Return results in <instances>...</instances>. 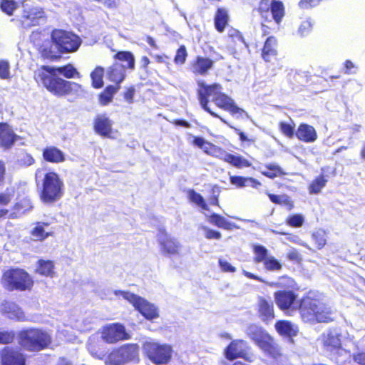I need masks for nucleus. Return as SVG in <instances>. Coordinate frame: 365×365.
I'll return each instance as SVG.
<instances>
[{"instance_id":"680f3d73","label":"nucleus","mask_w":365,"mask_h":365,"mask_svg":"<svg viewBox=\"0 0 365 365\" xmlns=\"http://www.w3.org/2000/svg\"><path fill=\"white\" fill-rule=\"evenodd\" d=\"M219 264L222 271L227 272H235L236 269L228 262L222 259H219Z\"/></svg>"},{"instance_id":"ddd939ff","label":"nucleus","mask_w":365,"mask_h":365,"mask_svg":"<svg viewBox=\"0 0 365 365\" xmlns=\"http://www.w3.org/2000/svg\"><path fill=\"white\" fill-rule=\"evenodd\" d=\"M23 13L21 21L24 27H31L38 24L39 19L43 17V11L41 8L31 6L29 4L22 1Z\"/></svg>"},{"instance_id":"338daca9","label":"nucleus","mask_w":365,"mask_h":365,"mask_svg":"<svg viewBox=\"0 0 365 365\" xmlns=\"http://www.w3.org/2000/svg\"><path fill=\"white\" fill-rule=\"evenodd\" d=\"M355 66L352 61L350 60H346L344 62V73L346 74H351L355 73L354 71H351V69L354 68Z\"/></svg>"},{"instance_id":"b1692460","label":"nucleus","mask_w":365,"mask_h":365,"mask_svg":"<svg viewBox=\"0 0 365 365\" xmlns=\"http://www.w3.org/2000/svg\"><path fill=\"white\" fill-rule=\"evenodd\" d=\"M125 65L116 62L108 68L107 76L110 81L118 84L125 78Z\"/></svg>"},{"instance_id":"6ab92c4d","label":"nucleus","mask_w":365,"mask_h":365,"mask_svg":"<svg viewBox=\"0 0 365 365\" xmlns=\"http://www.w3.org/2000/svg\"><path fill=\"white\" fill-rule=\"evenodd\" d=\"M17 138L18 136L7 123H0V146L6 148H10Z\"/></svg>"},{"instance_id":"4be33fe9","label":"nucleus","mask_w":365,"mask_h":365,"mask_svg":"<svg viewBox=\"0 0 365 365\" xmlns=\"http://www.w3.org/2000/svg\"><path fill=\"white\" fill-rule=\"evenodd\" d=\"M258 312L263 322H268L274 317L273 303L264 297H259Z\"/></svg>"},{"instance_id":"13d9d810","label":"nucleus","mask_w":365,"mask_h":365,"mask_svg":"<svg viewBox=\"0 0 365 365\" xmlns=\"http://www.w3.org/2000/svg\"><path fill=\"white\" fill-rule=\"evenodd\" d=\"M202 230H204V235L207 239L220 240L221 238V233L220 232L215 231L207 227H202Z\"/></svg>"},{"instance_id":"c85d7f7f","label":"nucleus","mask_w":365,"mask_h":365,"mask_svg":"<svg viewBox=\"0 0 365 365\" xmlns=\"http://www.w3.org/2000/svg\"><path fill=\"white\" fill-rule=\"evenodd\" d=\"M36 272L42 276L53 277L55 275L53 262L50 260H38L36 267Z\"/></svg>"},{"instance_id":"4d7b16f0","label":"nucleus","mask_w":365,"mask_h":365,"mask_svg":"<svg viewBox=\"0 0 365 365\" xmlns=\"http://www.w3.org/2000/svg\"><path fill=\"white\" fill-rule=\"evenodd\" d=\"M193 143L195 145L200 148L206 153L209 152V148L211 147L210 143L205 141L202 138L200 137H195L193 140Z\"/></svg>"},{"instance_id":"e433bc0d","label":"nucleus","mask_w":365,"mask_h":365,"mask_svg":"<svg viewBox=\"0 0 365 365\" xmlns=\"http://www.w3.org/2000/svg\"><path fill=\"white\" fill-rule=\"evenodd\" d=\"M187 197L191 202L195 204L201 209L204 210H209L204 197L194 190H189L187 191Z\"/></svg>"},{"instance_id":"603ef678","label":"nucleus","mask_w":365,"mask_h":365,"mask_svg":"<svg viewBox=\"0 0 365 365\" xmlns=\"http://www.w3.org/2000/svg\"><path fill=\"white\" fill-rule=\"evenodd\" d=\"M187 56V50L185 46H181L177 51L174 61L176 64L182 65Z\"/></svg>"},{"instance_id":"393cba45","label":"nucleus","mask_w":365,"mask_h":365,"mask_svg":"<svg viewBox=\"0 0 365 365\" xmlns=\"http://www.w3.org/2000/svg\"><path fill=\"white\" fill-rule=\"evenodd\" d=\"M43 157L46 161L59 163L65 160L63 153L54 146L46 147L43 150Z\"/></svg>"},{"instance_id":"0e129e2a","label":"nucleus","mask_w":365,"mask_h":365,"mask_svg":"<svg viewBox=\"0 0 365 365\" xmlns=\"http://www.w3.org/2000/svg\"><path fill=\"white\" fill-rule=\"evenodd\" d=\"M20 164L24 166H30L34 163V159L29 154H24L19 160Z\"/></svg>"},{"instance_id":"1a4fd4ad","label":"nucleus","mask_w":365,"mask_h":365,"mask_svg":"<svg viewBox=\"0 0 365 365\" xmlns=\"http://www.w3.org/2000/svg\"><path fill=\"white\" fill-rule=\"evenodd\" d=\"M51 39L61 53L74 52L81 44V40L77 35L64 30H53Z\"/></svg>"},{"instance_id":"774afa93","label":"nucleus","mask_w":365,"mask_h":365,"mask_svg":"<svg viewBox=\"0 0 365 365\" xmlns=\"http://www.w3.org/2000/svg\"><path fill=\"white\" fill-rule=\"evenodd\" d=\"M269 7H270V4L269 3L268 0H262L259 4V10L261 13H263V12L267 13Z\"/></svg>"},{"instance_id":"f257e3e1","label":"nucleus","mask_w":365,"mask_h":365,"mask_svg":"<svg viewBox=\"0 0 365 365\" xmlns=\"http://www.w3.org/2000/svg\"><path fill=\"white\" fill-rule=\"evenodd\" d=\"M58 74L70 78L78 73L73 66L68 64L58 68L43 66L35 72L34 76L38 82H41L49 91L58 96L67 94L78 87L77 83L65 81L59 78Z\"/></svg>"},{"instance_id":"6e6d98bb","label":"nucleus","mask_w":365,"mask_h":365,"mask_svg":"<svg viewBox=\"0 0 365 365\" xmlns=\"http://www.w3.org/2000/svg\"><path fill=\"white\" fill-rule=\"evenodd\" d=\"M75 327L79 331L84 332L91 330L93 325L91 320H83L82 322H77Z\"/></svg>"},{"instance_id":"79ce46f5","label":"nucleus","mask_w":365,"mask_h":365,"mask_svg":"<svg viewBox=\"0 0 365 365\" xmlns=\"http://www.w3.org/2000/svg\"><path fill=\"white\" fill-rule=\"evenodd\" d=\"M0 8L4 13L11 16L18 8V4L13 0H1L0 3Z\"/></svg>"},{"instance_id":"de8ad7c7","label":"nucleus","mask_w":365,"mask_h":365,"mask_svg":"<svg viewBox=\"0 0 365 365\" xmlns=\"http://www.w3.org/2000/svg\"><path fill=\"white\" fill-rule=\"evenodd\" d=\"M312 238L317 245L318 249H322L327 242L326 233L323 230H318L312 235Z\"/></svg>"},{"instance_id":"052dcab7","label":"nucleus","mask_w":365,"mask_h":365,"mask_svg":"<svg viewBox=\"0 0 365 365\" xmlns=\"http://www.w3.org/2000/svg\"><path fill=\"white\" fill-rule=\"evenodd\" d=\"M50 45V42H46L43 46L41 47L40 51L42 55L46 58H53L56 56V53L52 51L51 48H48L47 46Z\"/></svg>"},{"instance_id":"bf43d9fd","label":"nucleus","mask_w":365,"mask_h":365,"mask_svg":"<svg viewBox=\"0 0 365 365\" xmlns=\"http://www.w3.org/2000/svg\"><path fill=\"white\" fill-rule=\"evenodd\" d=\"M220 193V187L214 185L212 188V197L210 199V203L213 205H219L218 197Z\"/></svg>"},{"instance_id":"49530a36","label":"nucleus","mask_w":365,"mask_h":365,"mask_svg":"<svg viewBox=\"0 0 365 365\" xmlns=\"http://www.w3.org/2000/svg\"><path fill=\"white\" fill-rule=\"evenodd\" d=\"M264 267L269 271H279L282 268L280 262L273 256H269L264 262Z\"/></svg>"},{"instance_id":"a211bd4d","label":"nucleus","mask_w":365,"mask_h":365,"mask_svg":"<svg viewBox=\"0 0 365 365\" xmlns=\"http://www.w3.org/2000/svg\"><path fill=\"white\" fill-rule=\"evenodd\" d=\"M96 132L103 137L113 138L112 136V123L106 115H98L94 123Z\"/></svg>"},{"instance_id":"58836bf2","label":"nucleus","mask_w":365,"mask_h":365,"mask_svg":"<svg viewBox=\"0 0 365 365\" xmlns=\"http://www.w3.org/2000/svg\"><path fill=\"white\" fill-rule=\"evenodd\" d=\"M104 73V69L98 66L91 73V78L92 79V84L94 88H99L103 86V76Z\"/></svg>"},{"instance_id":"09e8293b","label":"nucleus","mask_w":365,"mask_h":365,"mask_svg":"<svg viewBox=\"0 0 365 365\" xmlns=\"http://www.w3.org/2000/svg\"><path fill=\"white\" fill-rule=\"evenodd\" d=\"M14 195V190L13 188H7L6 190L0 193V206L7 205Z\"/></svg>"},{"instance_id":"20e7f679","label":"nucleus","mask_w":365,"mask_h":365,"mask_svg":"<svg viewBox=\"0 0 365 365\" xmlns=\"http://www.w3.org/2000/svg\"><path fill=\"white\" fill-rule=\"evenodd\" d=\"M245 332L266 355L274 360L272 365H288L287 358L281 354L280 349L274 342L273 339L261 327L250 324L247 327Z\"/></svg>"},{"instance_id":"5701e85b","label":"nucleus","mask_w":365,"mask_h":365,"mask_svg":"<svg viewBox=\"0 0 365 365\" xmlns=\"http://www.w3.org/2000/svg\"><path fill=\"white\" fill-rule=\"evenodd\" d=\"M50 222H37L35 227L31 231V235L35 240L43 241L50 236L53 235V231L51 229H47Z\"/></svg>"},{"instance_id":"3c124183","label":"nucleus","mask_w":365,"mask_h":365,"mask_svg":"<svg viewBox=\"0 0 365 365\" xmlns=\"http://www.w3.org/2000/svg\"><path fill=\"white\" fill-rule=\"evenodd\" d=\"M294 124L292 121V123L287 122H281L279 123L281 132L288 138H292L294 136Z\"/></svg>"},{"instance_id":"a19ab883","label":"nucleus","mask_w":365,"mask_h":365,"mask_svg":"<svg viewBox=\"0 0 365 365\" xmlns=\"http://www.w3.org/2000/svg\"><path fill=\"white\" fill-rule=\"evenodd\" d=\"M255 253V262L257 263L264 262L269 257L267 255L268 250L262 245H255L253 247Z\"/></svg>"},{"instance_id":"7ed1b4c3","label":"nucleus","mask_w":365,"mask_h":365,"mask_svg":"<svg viewBox=\"0 0 365 365\" xmlns=\"http://www.w3.org/2000/svg\"><path fill=\"white\" fill-rule=\"evenodd\" d=\"M36 182L40 190V197L43 202L51 204L62 197L64 183L56 173H43L42 170L38 169L36 172Z\"/></svg>"},{"instance_id":"6e6552de","label":"nucleus","mask_w":365,"mask_h":365,"mask_svg":"<svg viewBox=\"0 0 365 365\" xmlns=\"http://www.w3.org/2000/svg\"><path fill=\"white\" fill-rule=\"evenodd\" d=\"M114 294L116 296L122 297L130 302L147 319L153 320L158 318V307L145 299L130 292L115 291Z\"/></svg>"},{"instance_id":"c756f323","label":"nucleus","mask_w":365,"mask_h":365,"mask_svg":"<svg viewBox=\"0 0 365 365\" xmlns=\"http://www.w3.org/2000/svg\"><path fill=\"white\" fill-rule=\"evenodd\" d=\"M230 182L237 187H257L261 183L253 178L242 176H230Z\"/></svg>"},{"instance_id":"4c0bfd02","label":"nucleus","mask_w":365,"mask_h":365,"mask_svg":"<svg viewBox=\"0 0 365 365\" xmlns=\"http://www.w3.org/2000/svg\"><path fill=\"white\" fill-rule=\"evenodd\" d=\"M269 200L278 205H284L287 208L290 210L293 208L294 205L293 202L291 200L290 197L287 195H277L274 194H268Z\"/></svg>"},{"instance_id":"dca6fc26","label":"nucleus","mask_w":365,"mask_h":365,"mask_svg":"<svg viewBox=\"0 0 365 365\" xmlns=\"http://www.w3.org/2000/svg\"><path fill=\"white\" fill-rule=\"evenodd\" d=\"M0 313L5 317L15 321H25L26 317L18 304L5 301L0 305Z\"/></svg>"},{"instance_id":"69168bd1","label":"nucleus","mask_w":365,"mask_h":365,"mask_svg":"<svg viewBox=\"0 0 365 365\" xmlns=\"http://www.w3.org/2000/svg\"><path fill=\"white\" fill-rule=\"evenodd\" d=\"M287 258L292 261H299L300 255L295 249H291L287 253Z\"/></svg>"},{"instance_id":"a18cd8bd","label":"nucleus","mask_w":365,"mask_h":365,"mask_svg":"<svg viewBox=\"0 0 365 365\" xmlns=\"http://www.w3.org/2000/svg\"><path fill=\"white\" fill-rule=\"evenodd\" d=\"M266 170H262V173L270 178H274L282 174L281 168L275 164H268L265 166Z\"/></svg>"},{"instance_id":"a878e982","label":"nucleus","mask_w":365,"mask_h":365,"mask_svg":"<svg viewBox=\"0 0 365 365\" xmlns=\"http://www.w3.org/2000/svg\"><path fill=\"white\" fill-rule=\"evenodd\" d=\"M214 62L205 57L197 56L192 64V71L195 73L205 75L213 66Z\"/></svg>"},{"instance_id":"412c9836","label":"nucleus","mask_w":365,"mask_h":365,"mask_svg":"<svg viewBox=\"0 0 365 365\" xmlns=\"http://www.w3.org/2000/svg\"><path fill=\"white\" fill-rule=\"evenodd\" d=\"M296 136L299 140L307 143H314L317 139V133L314 128L305 123L299 125Z\"/></svg>"},{"instance_id":"f3484780","label":"nucleus","mask_w":365,"mask_h":365,"mask_svg":"<svg viewBox=\"0 0 365 365\" xmlns=\"http://www.w3.org/2000/svg\"><path fill=\"white\" fill-rule=\"evenodd\" d=\"M248 349V344L245 341L242 339L234 340L225 349V355L229 360L245 357V353Z\"/></svg>"},{"instance_id":"bb28decb","label":"nucleus","mask_w":365,"mask_h":365,"mask_svg":"<svg viewBox=\"0 0 365 365\" xmlns=\"http://www.w3.org/2000/svg\"><path fill=\"white\" fill-rule=\"evenodd\" d=\"M277 332L289 338L295 336L298 331L297 327L289 321H279L275 324Z\"/></svg>"},{"instance_id":"37998d69","label":"nucleus","mask_w":365,"mask_h":365,"mask_svg":"<svg viewBox=\"0 0 365 365\" xmlns=\"http://www.w3.org/2000/svg\"><path fill=\"white\" fill-rule=\"evenodd\" d=\"M327 180L324 176L317 178L310 185L309 190L311 194H317L325 186Z\"/></svg>"},{"instance_id":"f03ea898","label":"nucleus","mask_w":365,"mask_h":365,"mask_svg":"<svg viewBox=\"0 0 365 365\" xmlns=\"http://www.w3.org/2000/svg\"><path fill=\"white\" fill-rule=\"evenodd\" d=\"M197 85L199 86L197 96L200 106L213 117L219 118L224 123L230 126L225 119L210 110L208 106L209 98H212V101L214 102L217 107L229 111L232 115H237V117H242L243 115H246L245 111L237 107L234 103L232 99L222 93V88L220 84L214 83L208 86L205 81H199Z\"/></svg>"},{"instance_id":"72a5a7b5","label":"nucleus","mask_w":365,"mask_h":365,"mask_svg":"<svg viewBox=\"0 0 365 365\" xmlns=\"http://www.w3.org/2000/svg\"><path fill=\"white\" fill-rule=\"evenodd\" d=\"M210 222L212 224L217 226L218 227H220V228H222V229H225L227 230H230L233 227H237L235 225V224L228 221L224 217H222L220 215H217V214L212 215L210 217Z\"/></svg>"},{"instance_id":"ea45409f","label":"nucleus","mask_w":365,"mask_h":365,"mask_svg":"<svg viewBox=\"0 0 365 365\" xmlns=\"http://www.w3.org/2000/svg\"><path fill=\"white\" fill-rule=\"evenodd\" d=\"M324 346L329 351H332V349H339L341 346L339 337L336 334H334L332 333L329 334L324 341Z\"/></svg>"},{"instance_id":"c03bdc74","label":"nucleus","mask_w":365,"mask_h":365,"mask_svg":"<svg viewBox=\"0 0 365 365\" xmlns=\"http://www.w3.org/2000/svg\"><path fill=\"white\" fill-rule=\"evenodd\" d=\"M314 22L311 19L303 21L299 25L297 34L300 36H307L312 31Z\"/></svg>"},{"instance_id":"4468645a","label":"nucleus","mask_w":365,"mask_h":365,"mask_svg":"<svg viewBox=\"0 0 365 365\" xmlns=\"http://www.w3.org/2000/svg\"><path fill=\"white\" fill-rule=\"evenodd\" d=\"M102 337L108 343H115L130 338L125 327L119 324H112L103 327Z\"/></svg>"},{"instance_id":"8fccbe9b","label":"nucleus","mask_w":365,"mask_h":365,"mask_svg":"<svg viewBox=\"0 0 365 365\" xmlns=\"http://www.w3.org/2000/svg\"><path fill=\"white\" fill-rule=\"evenodd\" d=\"M207 153L212 154L213 156L224 160L227 163V157L225 155H229L230 153H227L225 150L217 148L213 145H211V147L209 148V152Z\"/></svg>"},{"instance_id":"f8f14e48","label":"nucleus","mask_w":365,"mask_h":365,"mask_svg":"<svg viewBox=\"0 0 365 365\" xmlns=\"http://www.w3.org/2000/svg\"><path fill=\"white\" fill-rule=\"evenodd\" d=\"M158 242L160 245V250L164 255H178L181 248L180 242L174 237H172L167 232L160 230L158 235Z\"/></svg>"},{"instance_id":"5fc2aeb1","label":"nucleus","mask_w":365,"mask_h":365,"mask_svg":"<svg viewBox=\"0 0 365 365\" xmlns=\"http://www.w3.org/2000/svg\"><path fill=\"white\" fill-rule=\"evenodd\" d=\"M10 66L7 61H0V78L9 79L10 78Z\"/></svg>"},{"instance_id":"864d4df0","label":"nucleus","mask_w":365,"mask_h":365,"mask_svg":"<svg viewBox=\"0 0 365 365\" xmlns=\"http://www.w3.org/2000/svg\"><path fill=\"white\" fill-rule=\"evenodd\" d=\"M304 221V218L302 215L296 214L290 216L287 222L291 227H299L303 225Z\"/></svg>"},{"instance_id":"39448f33","label":"nucleus","mask_w":365,"mask_h":365,"mask_svg":"<svg viewBox=\"0 0 365 365\" xmlns=\"http://www.w3.org/2000/svg\"><path fill=\"white\" fill-rule=\"evenodd\" d=\"M299 309L302 318L306 322H329L333 320L329 307L309 297L302 299Z\"/></svg>"},{"instance_id":"473e14b6","label":"nucleus","mask_w":365,"mask_h":365,"mask_svg":"<svg viewBox=\"0 0 365 365\" xmlns=\"http://www.w3.org/2000/svg\"><path fill=\"white\" fill-rule=\"evenodd\" d=\"M227 11L225 9H218L215 17V25L216 29L220 32L223 31L227 24Z\"/></svg>"},{"instance_id":"423d86ee","label":"nucleus","mask_w":365,"mask_h":365,"mask_svg":"<svg viewBox=\"0 0 365 365\" xmlns=\"http://www.w3.org/2000/svg\"><path fill=\"white\" fill-rule=\"evenodd\" d=\"M19 343L25 349L38 351L48 347L51 343V335L40 329H28L19 333Z\"/></svg>"},{"instance_id":"f704fd0d","label":"nucleus","mask_w":365,"mask_h":365,"mask_svg":"<svg viewBox=\"0 0 365 365\" xmlns=\"http://www.w3.org/2000/svg\"><path fill=\"white\" fill-rule=\"evenodd\" d=\"M225 156L227 157V163L237 168L251 166V163L247 159L239 155H235L230 153L229 155Z\"/></svg>"},{"instance_id":"2f4dec72","label":"nucleus","mask_w":365,"mask_h":365,"mask_svg":"<svg viewBox=\"0 0 365 365\" xmlns=\"http://www.w3.org/2000/svg\"><path fill=\"white\" fill-rule=\"evenodd\" d=\"M115 59L120 61L121 64L125 65V68L134 69L135 58L129 51H120L115 56Z\"/></svg>"},{"instance_id":"c9c22d12","label":"nucleus","mask_w":365,"mask_h":365,"mask_svg":"<svg viewBox=\"0 0 365 365\" xmlns=\"http://www.w3.org/2000/svg\"><path fill=\"white\" fill-rule=\"evenodd\" d=\"M120 86H109L100 95L99 101L103 106H106L111 102L113 95L119 90Z\"/></svg>"},{"instance_id":"0eeeda50","label":"nucleus","mask_w":365,"mask_h":365,"mask_svg":"<svg viewBox=\"0 0 365 365\" xmlns=\"http://www.w3.org/2000/svg\"><path fill=\"white\" fill-rule=\"evenodd\" d=\"M4 287L8 290H31L34 280L31 275L22 269H11L6 271L2 277Z\"/></svg>"},{"instance_id":"9d476101","label":"nucleus","mask_w":365,"mask_h":365,"mask_svg":"<svg viewBox=\"0 0 365 365\" xmlns=\"http://www.w3.org/2000/svg\"><path fill=\"white\" fill-rule=\"evenodd\" d=\"M139 346L135 344H125L114 349L108 356L107 363L110 365H124L138 361Z\"/></svg>"},{"instance_id":"e2e57ef3","label":"nucleus","mask_w":365,"mask_h":365,"mask_svg":"<svg viewBox=\"0 0 365 365\" xmlns=\"http://www.w3.org/2000/svg\"><path fill=\"white\" fill-rule=\"evenodd\" d=\"M321 0H301L299 5L302 9L313 7L319 4Z\"/></svg>"},{"instance_id":"cd10ccee","label":"nucleus","mask_w":365,"mask_h":365,"mask_svg":"<svg viewBox=\"0 0 365 365\" xmlns=\"http://www.w3.org/2000/svg\"><path fill=\"white\" fill-rule=\"evenodd\" d=\"M277 40L270 36L266 40L262 49V57L264 61H270L277 55Z\"/></svg>"},{"instance_id":"9b49d317","label":"nucleus","mask_w":365,"mask_h":365,"mask_svg":"<svg viewBox=\"0 0 365 365\" xmlns=\"http://www.w3.org/2000/svg\"><path fill=\"white\" fill-rule=\"evenodd\" d=\"M143 349L149 359L157 364H167L171 358L172 349L169 345L147 341L143 344Z\"/></svg>"},{"instance_id":"aec40b11","label":"nucleus","mask_w":365,"mask_h":365,"mask_svg":"<svg viewBox=\"0 0 365 365\" xmlns=\"http://www.w3.org/2000/svg\"><path fill=\"white\" fill-rule=\"evenodd\" d=\"M1 362L2 365H25V357L19 351L4 349Z\"/></svg>"},{"instance_id":"2eb2a0df","label":"nucleus","mask_w":365,"mask_h":365,"mask_svg":"<svg viewBox=\"0 0 365 365\" xmlns=\"http://www.w3.org/2000/svg\"><path fill=\"white\" fill-rule=\"evenodd\" d=\"M274 298L276 304L282 310L298 308V303L296 302L297 295L292 291L277 292Z\"/></svg>"},{"instance_id":"7c9ffc66","label":"nucleus","mask_w":365,"mask_h":365,"mask_svg":"<svg viewBox=\"0 0 365 365\" xmlns=\"http://www.w3.org/2000/svg\"><path fill=\"white\" fill-rule=\"evenodd\" d=\"M272 18L277 24H279L284 16V7L282 1L273 0L270 4Z\"/></svg>"}]
</instances>
